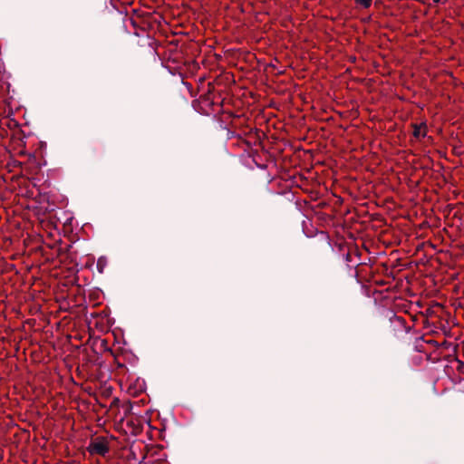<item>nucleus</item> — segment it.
Here are the masks:
<instances>
[{
  "label": "nucleus",
  "instance_id": "1",
  "mask_svg": "<svg viewBox=\"0 0 464 464\" xmlns=\"http://www.w3.org/2000/svg\"><path fill=\"white\" fill-rule=\"evenodd\" d=\"M87 450L92 455L105 456L110 451V447L104 438H97L90 442Z\"/></svg>",
  "mask_w": 464,
  "mask_h": 464
},
{
  "label": "nucleus",
  "instance_id": "2",
  "mask_svg": "<svg viewBox=\"0 0 464 464\" xmlns=\"http://www.w3.org/2000/svg\"><path fill=\"white\" fill-rule=\"evenodd\" d=\"M426 135L425 131H421V127L418 125H414L413 136L416 139H420V137H424Z\"/></svg>",
  "mask_w": 464,
  "mask_h": 464
},
{
  "label": "nucleus",
  "instance_id": "3",
  "mask_svg": "<svg viewBox=\"0 0 464 464\" xmlns=\"http://www.w3.org/2000/svg\"><path fill=\"white\" fill-rule=\"evenodd\" d=\"M356 4L361 5L364 8H369L372 0H354Z\"/></svg>",
  "mask_w": 464,
  "mask_h": 464
}]
</instances>
